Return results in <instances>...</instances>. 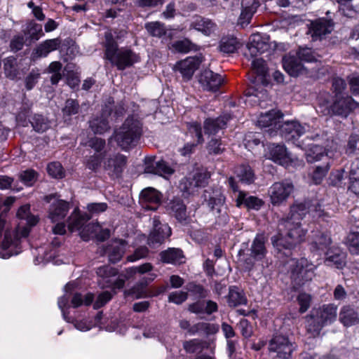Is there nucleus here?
<instances>
[{
    "label": "nucleus",
    "mask_w": 359,
    "mask_h": 359,
    "mask_svg": "<svg viewBox=\"0 0 359 359\" xmlns=\"http://www.w3.org/2000/svg\"><path fill=\"white\" fill-rule=\"evenodd\" d=\"M294 184L289 180L274 182L269 189L268 194L273 205H280L294 191Z\"/></svg>",
    "instance_id": "nucleus-8"
},
{
    "label": "nucleus",
    "mask_w": 359,
    "mask_h": 359,
    "mask_svg": "<svg viewBox=\"0 0 359 359\" xmlns=\"http://www.w3.org/2000/svg\"><path fill=\"white\" fill-rule=\"evenodd\" d=\"M334 29L332 20L319 18L311 22L309 29L313 41L321 40L324 36L330 34Z\"/></svg>",
    "instance_id": "nucleus-14"
},
{
    "label": "nucleus",
    "mask_w": 359,
    "mask_h": 359,
    "mask_svg": "<svg viewBox=\"0 0 359 359\" xmlns=\"http://www.w3.org/2000/svg\"><path fill=\"white\" fill-rule=\"evenodd\" d=\"M325 257L324 263L328 266L341 269L346 264V254L337 247L329 248L324 252Z\"/></svg>",
    "instance_id": "nucleus-20"
},
{
    "label": "nucleus",
    "mask_w": 359,
    "mask_h": 359,
    "mask_svg": "<svg viewBox=\"0 0 359 359\" xmlns=\"http://www.w3.org/2000/svg\"><path fill=\"white\" fill-rule=\"evenodd\" d=\"M187 290L198 299H204L208 295V291L205 287L195 283H189L186 286Z\"/></svg>",
    "instance_id": "nucleus-53"
},
{
    "label": "nucleus",
    "mask_w": 359,
    "mask_h": 359,
    "mask_svg": "<svg viewBox=\"0 0 359 359\" xmlns=\"http://www.w3.org/2000/svg\"><path fill=\"white\" fill-rule=\"evenodd\" d=\"M47 172L54 178L61 179L65 177L62 166L59 162L50 163L47 166Z\"/></svg>",
    "instance_id": "nucleus-60"
},
{
    "label": "nucleus",
    "mask_w": 359,
    "mask_h": 359,
    "mask_svg": "<svg viewBox=\"0 0 359 359\" xmlns=\"http://www.w3.org/2000/svg\"><path fill=\"white\" fill-rule=\"evenodd\" d=\"M266 156L269 159L278 163L280 165L287 163L291 160L290 154L287 151L283 144H270L268 147Z\"/></svg>",
    "instance_id": "nucleus-23"
},
{
    "label": "nucleus",
    "mask_w": 359,
    "mask_h": 359,
    "mask_svg": "<svg viewBox=\"0 0 359 359\" xmlns=\"http://www.w3.org/2000/svg\"><path fill=\"white\" fill-rule=\"evenodd\" d=\"M287 266L294 288L300 287L311 281L315 276L316 266L306 258L290 259Z\"/></svg>",
    "instance_id": "nucleus-6"
},
{
    "label": "nucleus",
    "mask_w": 359,
    "mask_h": 359,
    "mask_svg": "<svg viewBox=\"0 0 359 359\" xmlns=\"http://www.w3.org/2000/svg\"><path fill=\"white\" fill-rule=\"evenodd\" d=\"M142 133V123L137 118L128 117L123 125L114 132V138L122 149L135 146Z\"/></svg>",
    "instance_id": "nucleus-4"
},
{
    "label": "nucleus",
    "mask_w": 359,
    "mask_h": 359,
    "mask_svg": "<svg viewBox=\"0 0 359 359\" xmlns=\"http://www.w3.org/2000/svg\"><path fill=\"white\" fill-rule=\"evenodd\" d=\"M93 299L94 294L93 293L88 292L85 294H82L81 293L76 292L73 295L71 302L73 307L77 308L82 305H90Z\"/></svg>",
    "instance_id": "nucleus-46"
},
{
    "label": "nucleus",
    "mask_w": 359,
    "mask_h": 359,
    "mask_svg": "<svg viewBox=\"0 0 359 359\" xmlns=\"http://www.w3.org/2000/svg\"><path fill=\"white\" fill-rule=\"evenodd\" d=\"M144 172L158 175H170L174 172V170L165 161L163 160L156 161L154 157H149L145 159Z\"/></svg>",
    "instance_id": "nucleus-19"
},
{
    "label": "nucleus",
    "mask_w": 359,
    "mask_h": 359,
    "mask_svg": "<svg viewBox=\"0 0 359 359\" xmlns=\"http://www.w3.org/2000/svg\"><path fill=\"white\" fill-rule=\"evenodd\" d=\"M311 201L295 203L290 208L289 216L285 219L300 222L303 217L310 213Z\"/></svg>",
    "instance_id": "nucleus-36"
},
{
    "label": "nucleus",
    "mask_w": 359,
    "mask_h": 359,
    "mask_svg": "<svg viewBox=\"0 0 359 359\" xmlns=\"http://www.w3.org/2000/svg\"><path fill=\"white\" fill-rule=\"evenodd\" d=\"M24 45L30 46L22 33L14 36L10 42L11 50L14 53L22 50Z\"/></svg>",
    "instance_id": "nucleus-57"
},
{
    "label": "nucleus",
    "mask_w": 359,
    "mask_h": 359,
    "mask_svg": "<svg viewBox=\"0 0 359 359\" xmlns=\"http://www.w3.org/2000/svg\"><path fill=\"white\" fill-rule=\"evenodd\" d=\"M231 119L230 114H224L216 118H207L203 123V129L205 134L215 135L219 130L224 129L227 122Z\"/></svg>",
    "instance_id": "nucleus-22"
},
{
    "label": "nucleus",
    "mask_w": 359,
    "mask_h": 359,
    "mask_svg": "<svg viewBox=\"0 0 359 359\" xmlns=\"http://www.w3.org/2000/svg\"><path fill=\"white\" fill-rule=\"evenodd\" d=\"M156 277L154 273H149L148 277H144L138 283H137L132 288L126 290L124 294L126 297L132 296L135 299H140L147 297L146 293V287Z\"/></svg>",
    "instance_id": "nucleus-27"
},
{
    "label": "nucleus",
    "mask_w": 359,
    "mask_h": 359,
    "mask_svg": "<svg viewBox=\"0 0 359 359\" xmlns=\"http://www.w3.org/2000/svg\"><path fill=\"white\" fill-rule=\"evenodd\" d=\"M347 246L351 254L359 255V231L351 232L348 234Z\"/></svg>",
    "instance_id": "nucleus-55"
},
{
    "label": "nucleus",
    "mask_w": 359,
    "mask_h": 359,
    "mask_svg": "<svg viewBox=\"0 0 359 359\" xmlns=\"http://www.w3.org/2000/svg\"><path fill=\"white\" fill-rule=\"evenodd\" d=\"M127 158L121 154H116L109 156L104 161V169L112 178H118L126 165Z\"/></svg>",
    "instance_id": "nucleus-13"
},
{
    "label": "nucleus",
    "mask_w": 359,
    "mask_h": 359,
    "mask_svg": "<svg viewBox=\"0 0 359 359\" xmlns=\"http://www.w3.org/2000/svg\"><path fill=\"white\" fill-rule=\"evenodd\" d=\"M329 93L325 92L318 97V111L323 116H338L346 118L358 107V103L348 95L334 96L333 102L330 101Z\"/></svg>",
    "instance_id": "nucleus-1"
},
{
    "label": "nucleus",
    "mask_w": 359,
    "mask_h": 359,
    "mask_svg": "<svg viewBox=\"0 0 359 359\" xmlns=\"http://www.w3.org/2000/svg\"><path fill=\"white\" fill-rule=\"evenodd\" d=\"M331 243L332 239L328 233L315 231L310 243V251L314 255L321 256L329 248Z\"/></svg>",
    "instance_id": "nucleus-17"
},
{
    "label": "nucleus",
    "mask_w": 359,
    "mask_h": 359,
    "mask_svg": "<svg viewBox=\"0 0 359 359\" xmlns=\"http://www.w3.org/2000/svg\"><path fill=\"white\" fill-rule=\"evenodd\" d=\"M160 259L163 263L181 264L184 262V255L180 248H168L159 253Z\"/></svg>",
    "instance_id": "nucleus-29"
},
{
    "label": "nucleus",
    "mask_w": 359,
    "mask_h": 359,
    "mask_svg": "<svg viewBox=\"0 0 359 359\" xmlns=\"http://www.w3.org/2000/svg\"><path fill=\"white\" fill-rule=\"evenodd\" d=\"M296 349L294 343L283 334L274 335L269 343V351L280 359H289Z\"/></svg>",
    "instance_id": "nucleus-7"
},
{
    "label": "nucleus",
    "mask_w": 359,
    "mask_h": 359,
    "mask_svg": "<svg viewBox=\"0 0 359 359\" xmlns=\"http://www.w3.org/2000/svg\"><path fill=\"white\" fill-rule=\"evenodd\" d=\"M240 198H242L243 203L248 208L259 210L264 205V201L257 196H250L246 197L240 194Z\"/></svg>",
    "instance_id": "nucleus-59"
},
{
    "label": "nucleus",
    "mask_w": 359,
    "mask_h": 359,
    "mask_svg": "<svg viewBox=\"0 0 359 359\" xmlns=\"http://www.w3.org/2000/svg\"><path fill=\"white\" fill-rule=\"evenodd\" d=\"M89 123L94 133L103 134L110 129L109 121L103 117L93 118Z\"/></svg>",
    "instance_id": "nucleus-44"
},
{
    "label": "nucleus",
    "mask_w": 359,
    "mask_h": 359,
    "mask_svg": "<svg viewBox=\"0 0 359 359\" xmlns=\"http://www.w3.org/2000/svg\"><path fill=\"white\" fill-rule=\"evenodd\" d=\"M167 210L180 222H187L188 218L187 208L181 199L174 198L171 200L167 205Z\"/></svg>",
    "instance_id": "nucleus-30"
},
{
    "label": "nucleus",
    "mask_w": 359,
    "mask_h": 359,
    "mask_svg": "<svg viewBox=\"0 0 359 359\" xmlns=\"http://www.w3.org/2000/svg\"><path fill=\"white\" fill-rule=\"evenodd\" d=\"M240 8L241 13L238 18V24L242 27L250 23L253 14L259 6L257 0H241Z\"/></svg>",
    "instance_id": "nucleus-25"
},
{
    "label": "nucleus",
    "mask_w": 359,
    "mask_h": 359,
    "mask_svg": "<svg viewBox=\"0 0 359 359\" xmlns=\"http://www.w3.org/2000/svg\"><path fill=\"white\" fill-rule=\"evenodd\" d=\"M22 34L28 41V44H32L34 41H37L43 34L42 26L33 21L27 24L22 30Z\"/></svg>",
    "instance_id": "nucleus-37"
},
{
    "label": "nucleus",
    "mask_w": 359,
    "mask_h": 359,
    "mask_svg": "<svg viewBox=\"0 0 359 359\" xmlns=\"http://www.w3.org/2000/svg\"><path fill=\"white\" fill-rule=\"evenodd\" d=\"M17 60L14 57H7L4 60V72L7 77L14 79L18 76Z\"/></svg>",
    "instance_id": "nucleus-51"
},
{
    "label": "nucleus",
    "mask_w": 359,
    "mask_h": 359,
    "mask_svg": "<svg viewBox=\"0 0 359 359\" xmlns=\"http://www.w3.org/2000/svg\"><path fill=\"white\" fill-rule=\"evenodd\" d=\"M202 62L201 56L189 57L184 60L178 62L175 69L182 74L184 80H190L196 69Z\"/></svg>",
    "instance_id": "nucleus-15"
},
{
    "label": "nucleus",
    "mask_w": 359,
    "mask_h": 359,
    "mask_svg": "<svg viewBox=\"0 0 359 359\" xmlns=\"http://www.w3.org/2000/svg\"><path fill=\"white\" fill-rule=\"evenodd\" d=\"M203 197L205 203L215 218V224H226L228 222L229 216L225 204V196L222 189L218 187L208 188L204 191Z\"/></svg>",
    "instance_id": "nucleus-5"
},
{
    "label": "nucleus",
    "mask_w": 359,
    "mask_h": 359,
    "mask_svg": "<svg viewBox=\"0 0 359 359\" xmlns=\"http://www.w3.org/2000/svg\"><path fill=\"white\" fill-rule=\"evenodd\" d=\"M223 78L219 74L210 69L203 70L198 77V82L205 90L217 91L223 83Z\"/></svg>",
    "instance_id": "nucleus-18"
},
{
    "label": "nucleus",
    "mask_w": 359,
    "mask_h": 359,
    "mask_svg": "<svg viewBox=\"0 0 359 359\" xmlns=\"http://www.w3.org/2000/svg\"><path fill=\"white\" fill-rule=\"evenodd\" d=\"M29 122L34 130L37 133H43L50 127V121L42 114H34Z\"/></svg>",
    "instance_id": "nucleus-39"
},
{
    "label": "nucleus",
    "mask_w": 359,
    "mask_h": 359,
    "mask_svg": "<svg viewBox=\"0 0 359 359\" xmlns=\"http://www.w3.org/2000/svg\"><path fill=\"white\" fill-rule=\"evenodd\" d=\"M184 349L189 353H194L203 349V342L197 339L185 341L183 343Z\"/></svg>",
    "instance_id": "nucleus-64"
},
{
    "label": "nucleus",
    "mask_w": 359,
    "mask_h": 359,
    "mask_svg": "<svg viewBox=\"0 0 359 359\" xmlns=\"http://www.w3.org/2000/svg\"><path fill=\"white\" fill-rule=\"evenodd\" d=\"M325 156L326 155L324 147L317 144H313L306 154V158L309 163L318 161Z\"/></svg>",
    "instance_id": "nucleus-45"
},
{
    "label": "nucleus",
    "mask_w": 359,
    "mask_h": 359,
    "mask_svg": "<svg viewBox=\"0 0 359 359\" xmlns=\"http://www.w3.org/2000/svg\"><path fill=\"white\" fill-rule=\"evenodd\" d=\"M283 118V114L276 109L270 110L260 114L257 120V125L261 128H269L266 133L269 136H273L276 133V129H278Z\"/></svg>",
    "instance_id": "nucleus-10"
},
{
    "label": "nucleus",
    "mask_w": 359,
    "mask_h": 359,
    "mask_svg": "<svg viewBox=\"0 0 359 359\" xmlns=\"http://www.w3.org/2000/svg\"><path fill=\"white\" fill-rule=\"evenodd\" d=\"M279 229L287 231L286 236L282 237L280 234L271 237V243L273 247L280 252L283 250H290L300 243L306 235V231L301 227L299 221H293L287 219H280L278 222Z\"/></svg>",
    "instance_id": "nucleus-3"
},
{
    "label": "nucleus",
    "mask_w": 359,
    "mask_h": 359,
    "mask_svg": "<svg viewBox=\"0 0 359 359\" xmlns=\"http://www.w3.org/2000/svg\"><path fill=\"white\" fill-rule=\"evenodd\" d=\"M332 92L334 93V96H345L347 95L344 93V90L346 89V83L345 81L341 78L337 77L332 79Z\"/></svg>",
    "instance_id": "nucleus-62"
},
{
    "label": "nucleus",
    "mask_w": 359,
    "mask_h": 359,
    "mask_svg": "<svg viewBox=\"0 0 359 359\" xmlns=\"http://www.w3.org/2000/svg\"><path fill=\"white\" fill-rule=\"evenodd\" d=\"M144 27L147 32L154 37L160 38L166 33L164 24L158 21L147 22L145 24Z\"/></svg>",
    "instance_id": "nucleus-47"
},
{
    "label": "nucleus",
    "mask_w": 359,
    "mask_h": 359,
    "mask_svg": "<svg viewBox=\"0 0 359 359\" xmlns=\"http://www.w3.org/2000/svg\"><path fill=\"white\" fill-rule=\"evenodd\" d=\"M161 194L154 188H147L142 191L140 198L143 203L157 205L161 202Z\"/></svg>",
    "instance_id": "nucleus-41"
},
{
    "label": "nucleus",
    "mask_w": 359,
    "mask_h": 359,
    "mask_svg": "<svg viewBox=\"0 0 359 359\" xmlns=\"http://www.w3.org/2000/svg\"><path fill=\"white\" fill-rule=\"evenodd\" d=\"M207 149L210 154L218 155L223 153L225 148L222 146V143L220 140L212 138L208 142Z\"/></svg>",
    "instance_id": "nucleus-61"
},
{
    "label": "nucleus",
    "mask_w": 359,
    "mask_h": 359,
    "mask_svg": "<svg viewBox=\"0 0 359 359\" xmlns=\"http://www.w3.org/2000/svg\"><path fill=\"white\" fill-rule=\"evenodd\" d=\"M270 50L271 46L269 43V39L259 34H255L250 37V41L247 44V50L244 53V56L248 60H250L262 54L268 53Z\"/></svg>",
    "instance_id": "nucleus-9"
},
{
    "label": "nucleus",
    "mask_w": 359,
    "mask_h": 359,
    "mask_svg": "<svg viewBox=\"0 0 359 359\" xmlns=\"http://www.w3.org/2000/svg\"><path fill=\"white\" fill-rule=\"evenodd\" d=\"M238 46L236 38L233 36L223 37L219 43V50L224 53H234Z\"/></svg>",
    "instance_id": "nucleus-43"
},
{
    "label": "nucleus",
    "mask_w": 359,
    "mask_h": 359,
    "mask_svg": "<svg viewBox=\"0 0 359 359\" xmlns=\"http://www.w3.org/2000/svg\"><path fill=\"white\" fill-rule=\"evenodd\" d=\"M310 214L314 218H320L326 220L329 218L330 214L322 208V205L317 201H311Z\"/></svg>",
    "instance_id": "nucleus-52"
},
{
    "label": "nucleus",
    "mask_w": 359,
    "mask_h": 359,
    "mask_svg": "<svg viewBox=\"0 0 359 359\" xmlns=\"http://www.w3.org/2000/svg\"><path fill=\"white\" fill-rule=\"evenodd\" d=\"M69 210V204L67 201L57 199L50 205L48 218L52 222H59L66 217Z\"/></svg>",
    "instance_id": "nucleus-24"
},
{
    "label": "nucleus",
    "mask_w": 359,
    "mask_h": 359,
    "mask_svg": "<svg viewBox=\"0 0 359 359\" xmlns=\"http://www.w3.org/2000/svg\"><path fill=\"white\" fill-rule=\"evenodd\" d=\"M105 153L95 154L90 156L86 161V166L89 170L97 172L101 166Z\"/></svg>",
    "instance_id": "nucleus-50"
},
{
    "label": "nucleus",
    "mask_w": 359,
    "mask_h": 359,
    "mask_svg": "<svg viewBox=\"0 0 359 359\" xmlns=\"http://www.w3.org/2000/svg\"><path fill=\"white\" fill-rule=\"evenodd\" d=\"M60 40L58 38L48 39L40 43L33 50L32 57L38 59L46 57L50 52L56 50L60 45Z\"/></svg>",
    "instance_id": "nucleus-31"
},
{
    "label": "nucleus",
    "mask_w": 359,
    "mask_h": 359,
    "mask_svg": "<svg viewBox=\"0 0 359 359\" xmlns=\"http://www.w3.org/2000/svg\"><path fill=\"white\" fill-rule=\"evenodd\" d=\"M283 65L285 70L292 76L295 77L306 73V69L297 55H285L283 58Z\"/></svg>",
    "instance_id": "nucleus-21"
},
{
    "label": "nucleus",
    "mask_w": 359,
    "mask_h": 359,
    "mask_svg": "<svg viewBox=\"0 0 359 359\" xmlns=\"http://www.w3.org/2000/svg\"><path fill=\"white\" fill-rule=\"evenodd\" d=\"M339 320L344 326L350 327L359 323V315L353 308L344 306L339 312Z\"/></svg>",
    "instance_id": "nucleus-35"
},
{
    "label": "nucleus",
    "mask_w": 359,
    "mask_h": 359,
    "mask_svg": "<svg viewBox=\"0 0 359 359\" xmlns=\"http://www.w3.org/2000/svg\"><path fill=\"white\" fill-rule=\"evenodd\" d=\"M215 25L209 19L197 17L191 24V28L209 36L215 30Z\"/></svg>",
    "instance_id": "nucleus-38"
},
{
    "label": "nucleus",
    "mask_w": 359,
    "mask_h": 359,
    "mask_svg": "<svg viewBox=\"0 0 359 359\" xmlns=\"http://www.w3.org/2000/svg\"><path fill=\"white\" fill-rule=\"evenodd\" d=\"M90 229H93L92 232L95 233V238L100 241H104L110 236V231L108 229H102L98 223H90L85 226L80 232L81 238L85 241L89 240L88 234L86 231H89Z\"/></svg>",
    "instance_id": "nucleus-33"
},
{
    "label": "nucleus",
    "mask_w": 359,
    "mask_h": 359,
    "mask_svg": "<svg viewBox=\"0 0 359 359\" xmlns=\"http://www.w3.org/2000/svg\"><path fill=\"white\" fill-rule=\"evenodd\" d=\"M278 130L280 135L287 141H295L306 132V128L297 121L280 123Z\"/></svg>",
    "instance_id": "nucleus-16"
},
{
    "label": "nucleus",
    "mask_w": 359,
    "mask_h": 359,
    "mask_svg": "<svg viewBox=\"0 0 359 359\" xmlns=\"http://www.w3.org/2000/svg\"><path fill=\"white\" fill-rule=\"evenodd\" d=\"M37 173L33 170L22 171L19 175V178L26 186H32L36 180Z\"/></svg>",
    "instance_id": "nucleus-63"
},
{
    "label": "nucleus",
    "mask_w": 359,
    "mask_h": 359,
    "mask_svg": "<svg viewBox=\"0 0 359 359\" xmlns=\"http://www.w3.org/2000/svg\"><path fill=\"white\" fill-rule=\"evenodd\" d=\"M325 325L318 319L314 314L311 313L310 317L307 320V332L311 337H316L319 335L322 328Z\"/></svg>",
    "instance_id": "nucleus-48"
},
{
    "label": "nucleus",
    "mask_w": 359,
    "mask_h": 359,
    "mask_svg": "<svg viewBox=\"0 0 359 359\" xmlns=\"http://www.w3.org/2000/svg\"><path fill=\"white\" fill-rule=\"evenodd\" d=\"M267 238L264 233H258L254 238L250 247V256L257 261L263 259L267 253L265 243Z\"/></svg>",
    "instance_id": "nucleus-28"
},
{
    "label": "nucleus",
    "mask_w": 359,
    "mask_h": 359,
    "mask_svg": "<svg viewBox=\"0 0 359 359\" xmlns=\"http://www.w3.org/2000/svg\"><path fill=\"white\" fill-rule=\"evenodd\" d=\"M90 218L88 213H81L79 210L75 209L67 219L69 230L72 232L80 230Z\"/></svg>",
    "instance_id": "nucleus-32"
},
{
    "label": "nucleus",
    "mask_w": 359,
    "mask_h": 359,
    "mask_svg": "<svg viewBox=\"0 0 359 359\" xmlns=\"http://www.w3.org/2000/svg\"><path fill=\"white\" fill-rule=\"evenodd\" d=\"M337 306L333 304H325L313 311L312 313L316 316L325 325L334 321L337 318Z\"/></svg>",
    "instance_id": "nucleus-26"
},
{
    "label": "nucleus",
    "mask_w": 359,
    "mask_h": 359,
    "mask_svg": "<svg viewBox=\"0 0 359 359\" xmlns=\"http://www.w3.org/2000/svg\"><path fill=\"white\" fill-rule=\"evenodd\" d=\"M226 298L229 306L233 308L241 305H245L248 302L245 293L237 286L229 287V293Z\"/></svg>",
    "instance_id": "nucleus-34"
},
{
    "label": "nucleus",
    "mask_w": 359,
    "mask_h": 359,
    "mask_svg": "<svg viewBox=\"0 0 359 359\" xmlns=\"http://www.w3.org/2000/svg\"><path fill=\"white\" fill-rule=\"evenodd\" d=\"M29 211V205H22L18 209L17 212V217L21 220H25V224H27L29 226H33L38 222V219L36 217L32 215Z\"/></svg>",
    "instance_id": "nucleus-42"
},
{
    "label": "nucleus",
    "mask_w": 359,
    "mask_h": 359,
    "mask_svg": "<svg viewBox=\"0 0 359 359\" xmlns=\"http://www.w3.org/2000/svg\"><path fill=\"white\" fill-rule=\"evenodd\" d=\"M297 55L301 60L307 62H312L318 61L319 55L316 54L309 48H300L297 53Z\"/></svg>",
    "instance_id": "nucleus-54"
},
{
    "label": "nucleus",
    "mask_w": 359,
    "mask_h": 359,
    "mask_svg": "<svg viewBox=\"0 0 359 359\" xmlns=\"http://www.w3.org/2000/svg\"><path fill=\"white\" fill-rule=\"evenodd\" d=\"M236 177L243 183L251 184L254 182V172L250 166L248 165H241L236 168Z\"/></svg>",
    "instance_id": "nucleus-40"
},
{
    "label": "nucleus",
    "mask_w": 359,
    "mask_h": 359,
    "mask_svg": "<svg viewBox=\"0 0 359 359\" xmlns=\"http://www.w3.org/2000/svg\"><path fill=\"white\" fill-rule=\"evenodd\" d=\"M330 169L329 163L316 165L311 173V180L315 184H320Z\"/></svg>",
    "instance_id": "nucleus-49"
},
{
    "label": "nucleus",
    "mask_w": 359,
    "mask_h": 359,
    "mask_svg": "<svg viewBox=\"0 0 359 359\" xmlns=\"http://www.w3.org/2000/svg\"><path fill=\"white\" fill-rule=\"evenodd\" d=\"M153 231L148 238V244L154 247L162 244L171 235V229L167 224H162L158 217H153Z\"/></svg>",
    "instance_id": "nucleus-11"
},
{
    "label": "nucleus",
    "mask_w": 359,
    "mask_h": 359,
    "mask_svg": "<svg viewBox=\"0 0 359 359\" xmlns=\"http://www.w3.org/2000/svg\"><path fill=\"white\" fill-rule=\"evenodd\" d=\"M79 109L80 106L77 100L68 99L66 100L62 111L64 116H70L78 114Z\"/></svg>",
    "instance_id": "nucleus-56"
},
{
    "label": "nucleus",
    "mask_w": 359,
    "mask_h": 359,
    "mask_svg": "<svg viewBox=\"0 0 359 359\" xmlns=\"http://www.w3.org/2000/svg\"><path fill=\"white\" fill-rule=\"evenodd\" d=\"M172 48L178 53H187L194 49V45L188 39L177 41L172 43Z\"/></svg>",
    "instance_id": "nucleus-58"
},
{
    "label": "nucleus",
    "mask_w": 359,
    "mask_h": 359,
    "mask_svg": "<svg viewBox=\"0 0 359 359\" xmlns=\"http://www.w3.org/2000/svg\"><path fill=\"white\" fill-rule=\"evenodd\" d=\"M104 59L109 60L119 70H124L140 60L139 56L130 49L118 48V44L110 32L104 34Z\"/></svg>",
    "instance_id": "nucleus-2"
},
{
    "label": "nucleus",
    "mask_w": 359,
    "mask_h": 359,
    "mask_svg": "<svg viewBox=\"0 0 359 359\" xmlns=\"http://www.w3.org/2000/svg\"><path fill=\"white\" fill-rule=\"evenodd\" d=\"M127 243L123 239L111 241L106 246L100 248V254L107 255L111 263H116L121 260L124 252Z\"/></svg>",
    "instance_id": "nucleus-12"
}]
</instances>
